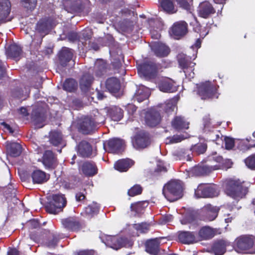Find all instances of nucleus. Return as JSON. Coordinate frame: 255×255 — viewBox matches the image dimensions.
Returning a JSON list of instances; mask_svg holds the SVG:
<instances>
[{
    "label": "nucleus",
    "instance_id": "6e6d98bb",
    "mask_svg": "<svg viewBox=\"0 0 255 255\" xmlns=\"http://www.w3.org/2000/svg\"><path fill=\"white\" fill-rule=\"evenodd\" d=\"M109 117L112 120L115 122H119L123 117L122 113H109Z\"/></svg>",
    "mask_w": 255,
    "mask_h": 255
},
{
    "label": "nucleus",
    "instance_id": "a878e982",
    "mask_svg": "<svg viewBox=\"0 0 255 255\" xmlns=\"http://www.w3.org/2000/svg\"><path fill=\"white\" fill-rule=\"evenodd\" d=\"M73 51L71 49L63 48L60 52L59 59L61 64L63 66L66 65L67 62L70 61L72 58Z\"/></svg>",
    "mask_w": 255,
    "mask_h": 255
},
{
    "label": "nucleus",
    "instance_id": "f704fd0d",
    "mask_svg": "<svg viewBox=\"0 0 255 255\" xmlns=\"http://www.w3.org/2000/svg\"><path fill=\"white\" fill-rule=\"evenodd\" d=\"M93 78L89 74H84L81 78L80 82L81 89L83 91H86L90 87Z\"/></svg>",
    "mask_w": 255,
    "mask_h": 255
},
{
    "label": "nucleus",
    "instance_id": "4c0bfd02",
    "mask_svg": "<svg viewBox=\"0 0 255 255\" xmlns=\"http://www.w3.org/2000/svg\"><path fill=\"white\" fill-rule=\"evenodd\" d=\"M173 2V0H162L160 4L164 11L168 13H174L177 11V9L174 6Z\"/></svg>",
    "mask_w": 255,
    "mask_h": 255
},
{
    "label": "nucleus",
    "instance_id": "2f4dec72",
    "mask_svg": "<svg viewBox=\"0 0 255 255\" xmlns=\"http://www.w3.org/2000/svg\"><path fill=\"white\" fill-rule=\"evenodd\" d=\"M49 141L54 146H58L63 142V136L60 131L52 130L49 133Z\"/></svg>",
    "mask_w": 255,
    "mask_h": 255
},
{
    "label": "nucleus",
    "instance_id": "c756f323",
    "mask_svg": "<svg viewBox=\"0 0 255 255\" xmlns=\"http://www.w3.org/2000/svg\"><path fill=\"white\" fill-rule=\"evenodd\" d=\"M217 169H218V168H216V166L198 165L193 168L192 169V172L196 176H201L208 174L212 170H216Z\"/></svg>",
    "mask_w": 255,
    "mask_h": 255
},
{
    "label": "nucleus",
    "instance_id": "e433bc0d",
    "mask_svg": "<svg viewBox=\"0 0 255 255\" xmlns=\"http://www.w3.org/2000/svg\"><path fill=\"white\" fill-rule=\"evenodd\" d=\"M6 53L9 57L17 58L21 54V48L15 44H11L7 50Z\"/></svg>",
    "mask_w": 255,
    "mask_h": 255
},
{
    "label": "nucleus",
    "instance_id": "cd10ccee",
    "mask_svg": "<svg viewBox=\"0 0 255 255\" xmlns=\"http://www.w3.org/2000/svg\"><path fill=\"white\" fill-rule=\"evenodd\" d=\"M198 234L201 240H210L214 237L215 231L209 226H205L200 230Z\"/></svg>",
    "mask_w": 255,
    "mask_h": 255
},
{
    "label": "nucleus",
    "instance_id": "39448f33",
    "mask_svg": "<svg viewBox=\"0 0 255 255\" xmlns=\"http://www.w3.org/2000/svg\"><path fill=\"white\" fill-rule=\"evenodd\" d=\"M240 253L255 254V238L250 235L240 236Z\"/></svg>",
    "mask_w": 255,
    "mask_h": 255
},
{
    "label": "nucleus",
    "instance_id": "c85d7f7f",
    "mask_svg": "<svg viewBox=\"0 0 255 255\" xmlns=\"http://www.w3.org/2000/svg\"><path fill=\"white\" fill-rule=\"evenodd\" d=\"M159 239H154L147 241L146 243V251L153 255L157 254L159 251Z\"/></svg>",
    "mask_w": 255,
    "mask_h": 255
},
{
    "label": "nucleus",
    "instance_id": "338daca9",
    "mask_svg": "<svg viewBox=\"0 0 255 255\" xmlns=\"http://www.w3.org/2000/svg\"><path fill=\"white\" fill-rule=\"evenodd\" d=\"M28 223L31 227L33 229L37 228L39 226L38 222L34 219L30 220Z\"/></svg>",
    "mask_w": 255,
    "mask_h": 255
},
{
    "label": "nucleus",
    "instance_id": "5701e85b",
    "mask_svg": "<svg viewBox=\"0 0 255 255\" xmlns=\"http://www.w3.org/2000/svg\"><path fill=\"white\" fill-rule=\"evenodd\" d=\"M189 122L182 117H176L172 121V126L177 130L188 129Z\"/></svg>",
    "mask_w": 255,
    "mask_h": 255
},
{
    "label": "nucleus",
    "instance_id": "c9c22d12",
    "mask_svg": "<svg viewBox=\"0 0 255 255\" xmlns=\"http://www.w3.org/2000/svg\"><path fill=\"white\" fill-rule=\"evenodd\" d=\"M32 178L34 183L41 184L47 180L45 173L41 170L34 171L32 174Z\"/></svg>",
    "mask_w": 255,
    "mask_h": 255
},
{
    "label": "nucleus",
    "instance_id": "9b49d317",
    "mask_svg": "<svg viewBox=\"0 0 255 255\" xmlns=\"http://www.w3.org/2000/svg\"><path fill=\"white\" fill-rule=\"evenodd\" d=\"M124 144L125 142L123 139L118 138H113L110 139L108 141L107 147L104 144V148L105 150L109 152L115 153L122 149Z\"/></svg>",
    "mask_w": 255,
    "mask_h": 255
},
{
    "label": "nucleus",
    "instance_id": "4d7b16f0",
    "mask_svg": "<svg viewBox=\"0 0 255 255\" xmlns=\"http://www.w3.org/2000/svg\"><path fill=\"white\" fill-rule=\"evenodd\" d=\"M93 121L94 122V127L95 128L97 125L102 124L105 121V118L99 113L95 118H93Z\"/></svg>",
    "mask_w": 255,
    "mask_h": 255
},
{
    "label": "nucleus",
    "instance_id": "f03ea898",
    "mask_svg": "<svg viewBox=\"0 0 255 255\" xmlns=\"http://www.w3.org/2000/svg\"><path fill=\"white\" fill-rule=\"evenodd\" d=\"M197 92L202 99L218 98L216 86L209 81L202 82L197 85Z\"/></svg>",
    "mask_w": 255,
    "mask_h": 255
},
{
    "label": "nucleus",
    "instance_id": "dca6fc26",
    "mask_svg": "<svg viewBox=\"0 0 255 255\" xmlns=\"http://www.w3.org/2000/svg\"><path fill=\"white\" fill-rule=\"evenodd\" d=\"M11 4L9 0H0V22L10 20L7 17L10 13Z\"/></svg>",
    "mask_w": 255,
    "mask_h": 255
},
{
    "label": "nucleus",
    "instance_id": "5fc2aeb1",
    "mask_svg": "<svg viewBox=\"0 0 255 255\" xmlns=\"http://www.w3.org/2000/svg\"><path fill=\"white\" fill-rule=\"evenodd\" d=\"M224 140L225 141L226 149L229 150L232 149L234 147L235 142L233 138L228 137H224Z\"/></svg>",
    "mask_w": 255,
    "mask_h": 255
},
{
    "label": "nucleus",
    "instance_id": "c03bdc74",
    "mask_svg": "<svg viewBox=\"0 0 255 255\" xmlns=\"http://www.w3.org/2000/svg\"><path fill=\"white\" fill-rule=\"evenodd\" d=\"M207 147V146L206 143H199L192 146L191 150L198 154H200L204 153L206 151Z\"/></svg>",
    "mask_w": 255,
    "mask_h": 255
},
{
    "label": "nucleus",
    "instance_id": "a18cd8bd",
    "mask_svg": "<svg viewBox=\"0 0 255 255\" xmlns=\"http://www.w3.org/2000/svg\"><path fill=\"white\" fill-rule=\"evenodd\" d=\"M99 210V206L96 203H93L85 208V213L89 215L97 214Z\"/></svg>",
    "mask_w": 255,
    "mask_h": 255
},
{
    "label": "nucleus",
    "instance_id": "052dcab7",
    "mask_svg": "<svg viewBox=\"0 0 255 255\" xmlns=\"http://www.w3.org/2000/svg\"><path fill=\"white\" fill-rule=\"evenodd\" d=\"M78 255H97L94 250H84L79 252Z\"/></svg>",
    "mask_w": 255,
    "mask_h": 255
},
{
    "label": "nucleus",
    "instance_id": "6ab92c4d",
    "mask_svg": "<svg viewBox=\"0 0 255 255\" xmlns=\"http://www.w3.org/2000/svg\"><path fill=\"white\" fill-rule=\"evenodd\" d=\"M56 158L51 151L47 150L44 152L42 162L46 168H53L56 164Z\"/></svg>",
    "mask_w": 255,
    "mask_h": 255
},
{
    "label": "nucleus",
    "instance_id": "774afa93",
    "mask_svg": "<svg viewBox=\"0 0 255 255\" xmlns=\"http://www.w3.org/2000/svg\"><path fill=\"white\" fill-rule=\"evenodd\" d=\"M57 242V240L56 238H54L52 241H49L47 243V246L49 248H54L56 246Z\"/></svg>",
    "mask_w": 255,
    "mask_h": 255
},
{
    "label": "nucleus",
    "instance_id": "a19ab883",
    "mask_svg": "<svg viewBox=\"0 0 255 255\" xmlns=\"http://www.w3.org/2000/svg\"><path fill=\"white\" fill-rule=\"evenodd\" d=\"M51 27V25L48 20L46 21H40L37 24L36 29L41 33L46 34L48 31Z\"/></svg>",
    "mask_w": 255,
    "mask_h": 255
},
{
    "label": "nucleus",
    "instance_id": "ea45409f",
    "mask_svg": "<svg viewBox=\"0 0 255 255\" xmlns=\"http://www.w3.org/2000/svg\"><path fill=\"white\" fill-rule=\"evenodd\" d=\"M177 99L174 98L172 99L167 101L164 104L159 105L160 107L163 108L167 112H173L177 110Z\"/></svg>",
    "mask_w": 255,
    "mask_h": 255
},
{
    "label": "nucleus",
    "instance_id": "393cba45",
    "mask_svg": "<svg viewBox=\"0 0 255 255\" xmlns=\"http://www.w3.org/2000/svg\"><path fill=\"white\" fill-rule=\"evenodd\" d=\"M150 95V91L148 88L143 86H140L136 91L134 96V100H136L140 103L143 100L147 99Z\"/></svg>",
    "mask_w": 255,
    "mask_h": 255
},
{
    "label": "nucleus",
    "instance_id": "2eb2a0df",
    "mask_svg": "<svg viewBox=\"0 0 255 255\" xmlns=\"http://www.w3.org/2000/svg\"><path fill=\"white\" fill-rule=\"evenodd\" d=\"M144 117L145 124L149 127H153L159 124L161 116L159 113H142Z\"/></svg>",
    "mask_w": 255,
    "mask_h": 255
},
{
    "label": "nucleus",
    "instance_id": "864d4df0",
    "mask_svg": "<svg viewBox=\"0 0 255 255\" xmlns=\"http://www.w3.org/2000/svg\"><path fill=\"white\" fill-rule=\"evenodd\" d=\"M146 204V202H137L134 204H132L130 206L131 210L134 211L136 213H140L143 208V205Z\"/></svg>",
    "mask_w": 255,
    "mask_h": 255
},
{
    "label": "nucleus",
    "instance_id": "f257e3e1",
    "mask_svg": "<svg viewBox=\"0 0 255 255\" xmlns=\"http://www.w3.org/2000/svg\"><path fill=\"white\" fill-rule=\"evenodd\" d=\"M162 193L170 202H174L183 196V186L179 181L171 180L164 186Z\"/></svg>",
    "mask_w": 255,
    "mask_h": 255
},
{
    "label": "nucleus",
    "instance_id": "f8f14e48",
    "mask_svg": "<svg viewBox=\"0 0 255 255\" xmlns=\"http://www.w3.org/2000/svg\"><path fill=\"white\" fill-rule=\"evenodd\" d=\"M187 31V23L183 21L176 22L171 28L170 34L175 39L184 36Z\"/></svg>",
    "mask_w": 255,
    "mask_h": 255
},
{
    "label": "nucleus",
    "instance_id": "ddd939ff",
    "mask_svg": "<svg viewBox=\"0 0 255 255\" xmlns=\"http://www.w3.org/2000/svg\"><path fill=\"white\" fill-rule=\"evenodd\" d=\"M138 72L144 77H153L156 73V66L153 62H145L138 66Z\"/></svg>",
    "mask_w": 255,
    "mask_h": 255
},
{
    "label": "nucleus",
    "instance_id": "0eeeda50",
    "mask_svg": "<svg viewBox=\"0 0 255 255\" xmlns=\"http://www.w3.org/2000/svg\"><path fill=\"white\" fill-rule=\"evenodd\" d=\"M225 192L226 195L235 200L239 197V180L229 179L225 185Z\"/></svg>",
    "mask_w": 255,
    "mask_h": 255
},
{
    "label": "nucleus",
    "instance_id": "4be33fe9",
    "mask_svg": "<svg viewBox=\"0 0 255 255\" xmlns=\"http://www.w3.org/2000/svg\"><path fill=\"white\" fill-rule=\"evenodd\" d=\"M155 54L159 57L167 56L169 53V48L165 44L160 43H154L151 47Z\"/></svg>",
    "mask_w": 255,
    "mask_h": 255
},
{
    "label": "nucleus",
    "instance_id": "603ef678",
    "mask_svg": "<svg viewBox=\"0 0 255 255\" xmlns=\"http://www.w3.org/2000/svg\"><path fill=\"white\" fill-rule=\"evenodd\" d=\"M142 188L138 185H135L128 190V194L129 196L133 197L141 193Z\"/></svg>",
    "mask_w": 255,
    "mask_h": 255
},
{
    "label": "nucleus",
    "instance_id": "58836bf2",
    "mask_svg": "<svg viewBox=\"0 0 255 255\" xmlns=\"http://www.w3.org/2000/svg\"><path fill=\"white\" fill-rule=\"evenodd\" d=\"M106 63L103 60H97L95 62V73L96 76L100 77L106 72Z\"/></svg>",
    "mask_w": 255,
    "mask_h": 255
},
{
    "label": "nucleus",
    "instance_id": "0e129e2a",
    "mask_svg": "<svg viewBox=\"0 0 255 255\" xmlns=\"http://www.w3.org/2000/svg\"><path fill=\"white\" fill-rule=\"evenodd\" d=\"M0 125L3 127V128L4 129L7 130L10 133L12 134L14 132V130L10 127V126L9 125L5 123V122H1Z\"/></svg>",
    "mask_w": 255,
    "mask_h": 255
},
{
    "label": "nucleus",
    "instance_id": "8fccbe9b",
    "mask_svg": "<svg viewBox=\"0 0 255 255\" xmlns=\"http://www.w3.org/2000/svg\"><path fill=\"white\" fill-rule=\"evenodd\" d=\"M187 138V136L181 135H174L172 137H169L166 139V143H175L181 141L183 139Z\"/></svg>",
    "mask_w": 255,
    "mask_h": 255
},
{
    "label": "nucleus",
    "instance_id": "bf43d9fd",
    "mask_svg": "<svg viewBox=\"0 0 255 255\" xmlns=\"http://www.w3.org/2000/svg\"><path fill=\"white\" fill-rule=\"evenodd\" d=\"M173 1L176 2L180 6L184 9H187L189 8V4L186 0H173Z\"/></svg>",
    "mask_w": 255,
    "mask_h": 255
},
{
    "label": "nucleus",
    "instance_id": "412c9836",
    "mask_svg": "<svg viewBox=\"0 0 255 255\" xmlns=\"http://www.w3.org/2000/svg\"><path fill=\"white\" fill-rule=\"evenodd\" d=\"M6 148L8 154L12 157L19 156L22 151V147L17 142H6Z\"/></svg>",
    "mask_w": 255,
    "mask_h": 255
},
{
    "label": "nucleus",
    "instance_id": "6e6552de",
    "mask_svg": "<svg viewBox=\"0 0 255 255\" xmlns=\"http://www.w3.org/2000/svg\"><path fill=\"white\" fill-rule=\"evenodd\" d=\"M94 123L91 116L82 117L77 121V127L83 133L88 134L95 128Z\"/></svg>",
    "mask_w": 255,
    "mask_h": 255
},
{
    "label": "nucleus",
    "instance_id": "72a5a7b5",
    "mask_svg": "<svg viewBox=\"0 0 255 255\" xmlns=\"http://www.w3.org/2000/svg\"><path fill=\"white\" fill-rule=\"evenodd\" d=\"M78 153L83 157H88L92 153V147L86 141H82L79 144Z\"/></svg>",
    "mask_w": 255,
    "mask_h": 255
},
{
    "label": "nucleus",
    "instance_id": "69168bd1",
    "mask_svg": "<svg viewBox=\"0 0 255 255\" xmlns=\"http://www.w3.org/2000/svg\"><path fill=\"white\" fill-rule=\"evenodd\" d=\"M107 112H119L123 111L124 110L121 109L119 107L116 106H112L107 108Z\"/></svg>",
    "mask_w": 255,
    "mask_h": 255
},
{
    "label": "nucleus",
    "instance_id": "aec40b11",
    "mask_svg": "<svg viewBox=\"0 0 255 255\" xmlns=\"http://www.w3.org/2000/svg\"><path fill=\"white\" fill-rule=\"evenodd\" d=\"M229 243L226 240H219L215 242L212 246V251L215 255H223L226 251V247Z\"/></svg>",
    "mask_w": 255,
    "mask_h": 255
},
{
    "label": "nucleus",
    "instance_id": "79ce46f5",
    "mask_svg": "<svg viewBox=\"0 0 255 255\" xmlns=\"http://www.w3.org/2000/svg\"><path fill=\"white\" fill-rule=\"evenodd\" d=\"M45 113H32L31 115V120L35 124H41L45 121Z\"/></svg>",
    "mask_w": 255,
    "mask_h": 255
},
{
    "label": "nucleus",
    "instance_id": "4468645a",
    "mask_svg": "<svg viewBox=\"0 0 255 255\" xmlns=\"http://www.w3.org/2000/svg\"><path fill=\"white\" fill-rule=\"evenodd\" d=\"M127 240L126 239L116 236H108L106 239L105 244L107 246L117 250L125 246Z\"/></svg>",
    "mask_w": 255,
    "mask_h": 255
},
{
    "label": "nucleus",
    "instance_id": "b1692460",
    "mask_svg": "<svg viewBox=\"0 0 255 255\" xmlns=\"http://www.w3.org/2000/svg\"><path fill=\"white\" fill-rule=\"evenodd\" d=\"M178 239L181 242L187 244H192L197 241L193 233L188 231L180 232Z\"/></svg>",
    "mask_w": 255,
    "mask_h": 255
},
{
    "label": "nucleus",
    "instance_id": "9d476101",
    "mask_svg": "<svg viewBox=\"0 0 255 255\" xmlns=\"http://www.w3.org/2000/svg\"><path fill=\"white\" fill-rule=\"evenodd\" d=\"M150 143V139L148 133L144 132H139L133 141V146L136 149L146 147Z\"/></svg>",
    "mask_w": 255,
    "mask_h": 255
},
{
    "label": "nucleus",
    "instance_id": "de8ad7c7",
    "mask_svg": "<svg viewBox=\"0 0 255 255\" xmlns=\"http://www.w3.org/2000/svg\"><path fill=\"white\" fill-rule=\"evenodd\" d=\"M76 86V83L73 79L66 80L63 84V88L66 91L71 92L75 89Z\"/></svg>",
    "mask_w": 255,
    "mask_h": 255
},
{
    "label": "nucleus",
    "instance_id": "473e14b6",
    "mask_svg": "<svg viewBox=\"0 0 255 255\" xmlns=\"http://www.w3.org/2000/svg\"><path fill=\"white\" fill-rule=\"evenodd\" d=\"M106 88L111 93L117 92L120 88L119 80L114 77L108 79L106 81Z\"/></svg>",
    "mask_w": 255,
    "mask_h": 255
},
{
    "label": "nucleus",
    "instance_id": "13d9d810",
    "mask_svg": "<svg viewBox=\"0 0 255 255\" xmlns=\"http://www.w3.org/2000/svg\"><path fill=\"white\" fill-rule=\"evenodd\" d=\"M135 228L138 230H140L141 232L145 233L149 229V225L145 223H142L140 224L135 225Z\"/></svg>",
    "mask_w": 255,
    "mask_h": 255
},
{
    "label": "nucleus",
    "instance_id": "423d86ee",
    "mask_svg": "<svg viewBox=\"0 0 255 255\" xmlns=\"http://www.w3.org/2000/svg\"><path fill=\"white\" fill-rule=\"evenodd\" d=\"M219 192L213 186L205 184L199 185L195 191L197 198L213 197L218 195Z\"/></svg>",
    "mask_w": 255,
    "mask_h": 255
},
{
    "label": "nucleus",
    "instance_id": "20e7f679",
    "mask_svg": "<svg viewBox=\"0 0 255 255\" xmlns=\"http://www.w3.org/2000/svg\"><path fill=\"white\" fill-rule=\"evenodd\" d=\"M66 200L63 195H54L53 201L46 206V211L49 213L56 214L62 210L66 205Z\"/></svg>",
    "mask_w": 255,
    "mask_h": 255
},
{
    "label": "nucleus",
    "instance_id": "7c9ffc66",
    "mask_svg": "<svg viewBox=\"0 0 255 255\" xmlns=\"http://www.w3.org/2000/svg\"><path fill=\"white\" fill-rule=\"evenodd\" d=\"M81 168L82 172L86 176H92L97 173V168L93 163L86 162L83 164Z\"/></svg>",
    "mask_w": 255,
    "mask_h": 255
},
{
    "label": "nucleus",
    "instance_id": "a211bd4d",
    "mask_svg": "<svg viewBox=\"0 0 255 255\" xmlns=\"http://www.w3.org/2000/svg\"><path fill=\"white\" fill-rule=\"evenodd\" d=\"M62 224L65 228L70 231H77L81 229V225L79 221L74 217L63 219Z\"/></svg>",
    "mask_w": 255,
    "mask_h": 255
},
{
    "label": "nucleus",
    "instance_id": "09e8293b",
    "mask_svg": "<svg viewBox=\"0 0 255 255\" xmlns=\"http://www.w3.org/2000/svg\"><path fill=\"white\" fill-rule=\"evenodd\" d=\"M255 147V144H252L249 143V141L248 139L244 140H240V150L243 152H245L252 147Z\"/></svg>",
    "mask_w": 255,
    "mask_h": 255
},
{
    "label": "nucleus",
    "instance_id": "37998d69",
    "mask_svg": "<svg viewBox=\"0 0 255 255\" xmlns=\"http://www.w3.org/2000/svg\"><path fill=\"white\" fill-rule=\"evenodd\" d=\"M206 208L208 209L207 220L211 221L214 220L218 215V210L211 205H207Z\"/></svg>",
    "mask_w": 255,
    "mask_h": 255
},
{
    "label": "nucleus",
    "instance_id": "1a4fd4ad",
    "mask_svg": "<svg viewBox=\"0 0 255 255\" xmlns=\"http://www.w3.org/2000/svg\"><path fill=\"white\" fill-rule=\"evenodd\" d=\"M160 91L166 93H173L177 90L174 81L170 78L162 77L158 82Z\"/></svg>",
    "mask_w": 255,
    "mask_h": 255
},
{
    "label": "nucleus",
    "instance_id": "e2e57ef3",
    "mask_svg": "<svg viewBox=\"0 0 255 255\" xmlns=\"http://www.w3.org/2000/svg\"><path fill=\"white\" fill-rule=\"evenodd\" d=\"M18 115L16 116L18 118L23 120H28L29 119V113H17Z\"/></svg>",
    "mask_w": 255,
    "mask_h": 255
},
{
    "label": "nucleus",
    "instance_id": "7ed1b4c3",
    "mask_svg": "<svg viewBox=\"0 0 255 255\" xmlns=\"http://www.w3.org/2000/svg\"><path fill=\"white\" fill-rule=\"evenodd\" d=\"M177 58L179 65L183 69L185 76L189 79L193 78L194 76L193 70L195 63L191 61L192 58L181 53L178 54Z\"/></svg>",
    "mask_w": 255,
    "mask_h": 255
},
{
    "label": "nucleus",
    "instance_id": "bb28decb",
    "mask_svg": "<svg viewBox=\"0 0 255 255\" xmlns=\"http://www.w3.org/2000/svg\"><path fill=\"white\" fill-rule=\"evenodd\" d=\"M133 164V161L129 159H124L117 161L114 165L115 169L120 171L125 172Z\"/></svg>",
    "mask_w": 255,
    "mask_h": 255
},
{
    "label": "nucleus",
    "instance_id": "49530a36",
    "mask_svg": "<svg viewBox=\"0 0 255 255\" xmlns=\"http://www.w3.org/2000/svg\"><path fill=\"white\" fill-rule=\"evenodd\" d=\"M246 166L251 170H255V153L253 154L244 160Z\"/></svg>",
    "mask_w": 255,
    "mask_h": 255
},
{
    "label": "nucleus",
    "instance_id": "680f3d73",
    "mask_svg": "<svg viewBox=\"0 0 255 255\" xmlns=\"http://www.w3.org/2000/svg\"><path fill=\"white\" fill-rule=\"evenodd\" d=\"M248 192V187L240 185V198L245 196Z\"/></svg>",
    "mask_w": 255,
    "mask_h": 255
},
{
    "label": "nucleus",
    "instance_id": "f3484780",
    "mask_svg": "<svg viewBox=\"0 0 255 255\" xmlns=\"http://www.w3.org/2000/svg\"><path fill=\"white\" fill-rule=\"evenodd\" d=\"M198 11L199 15L203 18H207L215 12V10L212 4L207 1L200 4Z\"/></svg>",
    "mask_w": 255,
    "mask_h": 255
},
{
    "label": "nucleus",
    "instance_id": "3c124183",
    "mask_svg": "<svg viewBox=\"0 0 255 255\" xmlns=\"http://www.w3.org/2000/svg\"><path fill=\"white\" fill-rule=\"evenodd\" d=\"M20 2L24 7L30 10H32L36 4V0H20Z\"/></svg>",
    "mask_w": 255,
    "mask_h": 255
}]
</instances>
